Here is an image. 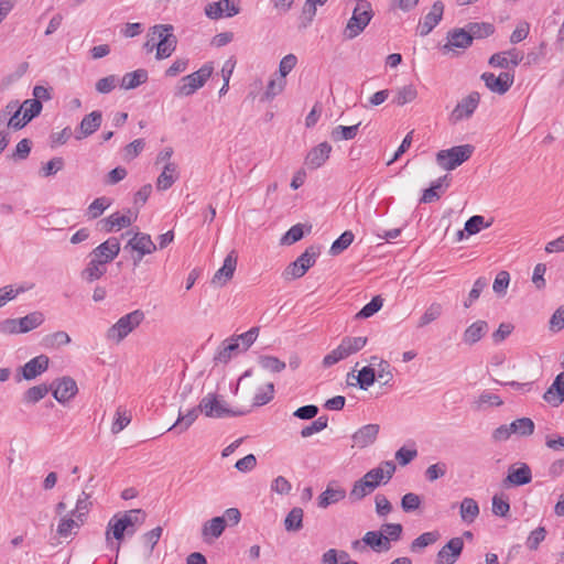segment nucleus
Returning <instances> with one entry per match:
<instances>
[{
	"instance_id": "obj_13",
	"label": "nucleus",
	"mask_w": 564,
	"mask_h": 564,
	"mask_svg": "<svg viewBox=\"0 0 564 564\" xmlns=\"http://www.w3.org/2000/svg\"><path fill=\"white\" fill-rule=\"evenodd\" d=\"M464 547L462 538L451 539L437 553V564H455Z\"/></svg>"
},
{
	"instance_id": "obj_49",
	"label": "nucleus",
	"mask_w": 564,
	"mask_h": 564,
	"mask_svg": "<svg viewBox=\"0 0 564 564\" xmlns=\"http://www.w3.org/2000/svg\"><path fill=\"white\" fill-rule=\"evenodd\" d=\"M83 523L72 514L62 517L57 525V533L62 538H67L73 533L74 529H79Z\"/></svg>"
},
{
	"instance_id": "obj_20",
	"label": "nucleus",
	"mask_w": 564,
	"mask_h": 564,
	"mask_svg": "<svg viewBox=\"0 0 564 564\" xmlns=\"http://www.w3.org/2000/svg\"><path fill=\"white\" fill-rule=\"evenodd\" d=\"M237 265V254L230 251L224 260V264L216 271L212 282L216 285H225L234 275Z\"/></svg>"
},
{
	"instance_id": "obj_6",
	"label": "nucleus",
	"mask_w": 564,
	"mask_h": 564,
	"mask_svg": "<svg viewBox=\"0 0 564 564\" xmlns=\"http://www.w3.org/2000/svg\"><path fill=\"white\" fill-rule=\"evenodd\" d=\"M153 34L156 35V58L163 59L172 55L176 47V36L173 34L171 24H156L153 26Z\"/></svg>"
},
{
	"instance_id": "obj_50",
	"label": "nucleus",
	"mask_w": 564,
	"mask_h": 564,
	"mask_svg": "<svg viewBox=\"0 0 564 564\" xmlns=\"http://www.w3.org/2000/svg\"><path fill=\"white\" fill-rule=\"evenodd\" d=\"M23 115L25 116V121H31L32 119H34L35 117H37L42 109H43V105L42 102H39L37 99H26L24 100L22 104H20V107H19Z\"/></svg>"
},
{
	"instance_id": "obj_56",
	"label": "nucleus",
	"mask_w": 564,
	"mask_h": 564,
	"mask_svg": "<svg viewBox=\"0 0 564 564\" xmlns=\"http://www.w3.org/2000/svg\"><path fill=\"white\" fill-rule=\"evenodd\" d=\"M382 304L383 300L380 295L372 297V300L356 314V318L362 319L371 317L382 307Z\"/></svg>"
},
{
	"instance_id": "obj_63",
	"label": "nucleus",
	"mask_w": 564,
	"mask_h": 564,
	"mask_svg": "<svg viewBox=\"0 0 564 564\" xmlns=\"http://www.w3.org/2000/svg\"><path fill=\"white\" fill-rule=\"evenodd\" d=\"M546 536V530L544 527H539L533 530L529 536L527 538L525 545L529 550L535 551L539 549V545L542 541H544Z\"/></svg>"
},
{
	"instance_id": "obj_59",
	"label": "nucleus",
	"mask_w": 564,
	"mask_h": 564,
	"mask_svg": "<svg viewBox=\"0 0 564 564\" xmlns=\"http://www.w3.org/2000/svg\"><path fill=\"white\" fill-rule=\"evenodd\" d=\"M120 518L124 520L130 529H137V525H141L144 522L145 513L140 509H132L126 511Z\"/></svg>"
},
{
	"instance_id": "obj_2",
	"label": "nucleus",
	"mask_w": 564,
	"mask_h": 564,
	"mask_svg": "<svg viewBox=\"0 0 564 564\" xmlns=\"http://www.w3.org/2000/svg\"><path fill=\"white\" fill-rule=\"evenodd\" d=\"M474 151L475 147L471 144L456 145L447 150H441L436 153V162L443 170L453 171L469 160Z\"/></svg>"
},
{
	"instance_id": "obj_52",
	"label": "nucleus",
	"mask_w": 564,
	"mask_h": 564,
	"mask_svg": "<svg viewBox=\"0 0 564 564\" xmlns=\"http://www.w3.org/2000/svg\"><path fill=\"white\" fill-rule=\"evenodd\" d=\"M259 365L270 372H281L285 369L286 365L284 361L280 360L278 357L274 356H260L259 358Z\"/></svg>"
},
{
	"instance_id": "obj_47",
	"label": "nucleus",
	"mask_w": 564,
	"mask_h": 564,
	"mask_svg": "<svg viewBox=\"0 0 564 564\" xmlns=\"http://www.w3.org/2000/svg\"><path fill=\"white\" fill-rule=\"evenodd\" d=\"M70 343L69 335L64 330H58L52 334H48L43 337L42 344L46 348H58L61 346L68 345Z\"/></svg>"
},
{
	"instance_id": "obj_53",
	"label": "nucleus",
	"mask_w": 564,
	"mask_h": 564,
	"mask_svg": "<svg viewBox=\"0 0 564 564\" xmlns=\"http://www.w3.org/2000/svg\"><path fill=\"white\" fill-rule=\"evenodd\" d=\"M88 499L89 495L83 491L77 499L75 509L70 511L72 517H75L82 523H84L85 516L89 510L90 502L88 501Z\"/></svg>"
},
{
	"instance_id": "obj_19",
	"label": "nucleus",
	"mask_w": 564,
	"mask_h": 564,
	"mask_svg": "<svg viewBox=\"0 0 564 564\" xmlns=\"http://www.w3.org/2000/svg\"><path fill=\"white\" fill-rule=\"evenodd\" d=\"M471 45V37L468 34L467 28L454 29L447 33V43L443 46L444 52L453 51L454 48L466 50Z\"/></svg>"
},
{
	"instance_id": "obj_34",
	"label": "nucleus",
	"mask_w": 564,
	"mask_h": 564,
	"mask_svg": "<svg viewBox=\"0 0 564 564\" xmlns=\"http://www.w3.org/2000/svg\"><path fill=\"white\" fill-rule=\"evenodd\" d=\"M440 538L438 531L424 532L411 542L410 551L420 554L425 547L437 542Z\"/></svg>"
},
{
	"instance_id": "obj_16",
	"label": "nucleus",
	"mask_w": 564,
	"mask_h": 564,
	"mask_svg": "<svg viewBox=\"0 0 564 564\" xmlns=\"http://www.w3.org/2000/svg\"><path fill=\"white\" fill-rule=\"evenodd\" d=\"M532 480V471L529 465L520 463L509 467L508 475L503 480V485L508 486H523Z\"/></svg>"
},
{
	"instance_id": "obj_36",
	"label": "nucleus",
	"mask_w": 564,
	"mask_h": 564,
	"mask_svg": "<svg viewBox=\"0 0 564 564\" xmlns=\"http://www.w3.org/2000/svg\"><path fill=\"white\" fill-rule=\"evenodd\" d=\"M328 0H305L302 8V14L300 17V26L306 29L314 20L316 15V7L324 6Z\"/></svg>"
},
{
	"instance_id": "obj_46",
	"label": "nucleus",
	"mask_w": 564,
	"mask_h": 564,
	"mask_svg": "<svg viewBox=\"0 0 564 564\" xmlns=\"http://www.w3.org/2000/svg\"><path fill=\"white\" fill-rule=\"evenodd\" d=\"M51 391L50 386L42 383L29 388L23 394V402L35 404L41 401Z\"/></svg>"
},
{
	"instance_id": "obj_12",
	"label": "nucleus",
	"mask_w": 564,
	"mask_h": 564,
	"mask_svg": "<svg viewBox=\"0 0 564 564\" xmlns=\"http://www.w3.org/2000/svg\"><path fill=\"white\" fill-rule=\"evenodd\" d=\"M481 79L485 82L486 87L492 93L503 95L513 84L514 76L508 72L501 73L496 76L492 73H484Z\"/></svg>"
},
{
	"instance_id": "obj_31",
	"label": "nucleus",
	"mask_w": 564,
	"mask_h": 564,
	"mask_svg": "<svg viewBox=\"0 0 564 564\" xmlns=\"http://www.w3.org/2000/svg\"><path fill=\"white\" fill-rule=\"evenodd\" d=\"M238 350H239L238 339H235V338L227 339V340L223 341V344L218 348V350L214 357V360L217 364H227L231 360L232 356L235 354H237Z\"/></svg>"
},
{
	"instance_id": "obj_42",
	"label": "nucleus",
	"mask_w": 564,
	"mask_h": 564,
	"mask_svg": "<svg viewBox=\"0 0 564 564\" xmlns=\"http://www.w3.org/2000/svg\"><path fill=\"white\" fill-rule=\"evenodd\" d=\"M534 422L530 417H521L510 423V430L519 436H530L534 432Z\"/></svg>"
},
{
	"instance_id": "obj_54",
	"label": "nucleus",
	"mask_w": 564,
	"mask_h": 564,
	"mask_svg": "<svg viewBox=\"0 0 564 564\" xmlns=\"http://www.w3.org/2000/svg\"><path fill=\"white\" fill-rule=\"evenodd\" d=\"M355 379L360 389L367 390L376 381V370L370 366L364 367Z\"/></svg>"
},
{
	"instance_id": "obj_26",
	"label": "nucleus",
	"mask_w": 564,
	"mask_h": 564,
	"mask_svg": "<svg viewBox=\"0 0 564 564\" xmlns=\"http://www.w3.org/2000/svg\"><path fill=\"white\" fill-rule=\"evenodd\" d=\"M489 327L487 322L477 321L469 325L463 334V343L473 346L478 343L488 332Z\"/></svg>"
},
{
	"instance_id": "obj_18",
	"label": "nucleus",
	"mask_w": 564,
	"mask_h": 564,
	"mask_svg": "<svg viewBox=\"0 0 564 564\" xmlns=\"http://www.w3.org/2000/svg\"><path fill=\"white\" fill-rule=\"evenodd\" d=\"M444 13V4L441 1H435L431 11L424 17L423 21L419 24L420 35L425 36L440 23Z\"/></svg>"
},
{
	"instance_id": "obj_32",
	"label": "nucleus",
	"mask_w": 564,
	"mask_h": 564,
	"mask_svg": "<svg viewBox=\"0 0 564 564\" xmlns=\"http://www.w3.org/2000/svg\"><path fill=\"white\" fill-rule=\"evenodd\" d=\"M459 514L465 523H473L479 516V506L474 498L466 497L462 500L459 506Z\"/></svg>"
},
{
	"instance_id": "obj_35",
	"label": "nucleus",
	"mask_w": 564,
	"mask_h": 564,
	"mask_svg": "<svg viewBox=\"0 0 564 564\" xmlns=\"http://www.w3.org/2000/svg\"><path fill=\"white\" fill-rule=\"evenodd\" d=\"M19 319V327L21 329L22 334L29 333L37 327H40L44 321V314L40 311H34L24 317H20Z\"/></svg>"
},
{
	"instance_id": "obj_51",
	"label": "nucleus",
	"mask_w": 564,
	"mask_h": 564,
	"mask_svg": "<svg viewBox=\"0 0 564 564\" xmlns=\"http://www.w3.org/2000/svg\"><path fill=\"white\" fill-rule=\"evenodd\" d=\"M111 205V200L108 197H98L87 208V216L90 219H96L102 215V213Z\"/></svg>"
},
{
	"instance_id": "obj_38",
	"label": "nucleus",
	"mask_w": 564,
	"mask_h": 564,
	"mask_svg": "<svg viewBox=\"0 0 564 564\" xmlns=\"http://www.w3.org/2000/svg\"><path fill=\"white\" fill-rule=\"evenodd\" d=\"M148 80V72L139 68L123 75L121 79V87L124 89H134Z\"/></svg>"
},
{
	"instance_id": "obj_28",
	"label": "nucleus",
	"mask_w": 564,
	"mask_h": 564,
	"mask_svg": "<svg viewBox=\"0 0 564 564\" xmlns=\"http://www.w3.org/2000/svg\"><path fill=\"white\" fill-rule=\"evenodd\" d=\"M177 178V165L173 162H167L166 164H164L163 171L156 180L158 191L169 189Z\"/></svg>"
},
{
	"instance_id": "obj_22",
	"label": "nucleus",
	"mask_w": 564,
	"mask_h": 564,
	"mask_svg": "<svg viewBox=\"0 0 564 564\" xmlns=\"http://www.w3.org/2000/svg\"><path fill=\"white\" fill-rule=\"evenodd\" d=\"M379 430L378 424L364 425L352 434L354 446L365 448L373 444L378 437Z\"/></svg>"
},
{
	"instance_id": "obj_45",
	"label": "nucleus",
	"mask_w": 564,
	"mask_h": 564,
	"mask_svg": "<svg viewBox=\"0 0 564 564\" xmlns=\"http://www.w3.org/2000/svg\"><path fill=\"white\" fill-rule=\"evenodd\" d=\"M443 314V305L441 303H432L422 314L417 322V327L422 328L433 323Z\"/></svg>"
},
{
	"instance_id": "obj_11",
	"label": "nucleus",
	"mask_w": 564,
	"mask_h": 564,
	"mask_svg": "<svg viewBox=\"0 0 564 564\" xmlns=\"http://www.w3.org/2000/svg\"><path fill=\"white\" fill-rule=\"evenodd\" d=\"M480 100V95L477 91L470 93L467 97L463 98L451 113L453 122L462 121L465 118L471 117L475 112Z\"/></svg>"
},
{
	"instance_id": "obj_24",
	"label": "nucleus",
	"mask_w": 564,
	"mask_h": 564,
	"mask_svg": "<svg viewBox=\"0 0 564 564\" xmlns=\"http://www.w3.org/2000/svg\"><path fill=\"white\" fill-rule=\"evenodd\" d=\"M345 497L346 490L335 481H330L326 489L318 496V507L325 509L330 505L341 501Z\"/></svg>"
},
{
	"instance_id": "obj_43",
	"label": "nucleus",
	"mask_w": 564,
	"mask_h": 564,
	"mask_svg": "<svg viewBox=\"0 0 564 564\" xmlns=\"http://www.w3.org/2000/svg\"><path fill=\"white\" fill-rule=\"evenodd\" d=\"M417 97V90L414 85H405L397 89L393 102L398 106H404L412 102Z\"/></svg>"
},
{
	"instance_id": "obj_14",
	"label": "nucleus",
	"mask_w": 564,
	"mask_h": 564,
	"mask_svg": "<svg viewBox=\"0 0 564 564\" xmlns=\"http://www.w3.org/2000/svg\"><path fill=\"white\" fill-rule=\"evenodd\" d=\"M120 252V242L116 237H111L107 239L105 242L100 243L96 247L90 257L101 261V263L107 264L111 262Z\"/></svg>"
},
{
	"instance_id": "obj_57",
	"label": "nucleus",
	"mask_w": 564,
	"mask_h": 564,
	"mask_svg": "<svg viewBox=\"0 0 564 564\" xmlns=\"http://www.w3.org/2000/svg\"><path fill=\"white\" fill-rule=\"evenodd\" d=\"M491 510L495 516L507 517L510 512V503L503 495L492 497Z\"/></svg>"
},
{
	"instance_id": "obj_64",
	"label": "nucleus",
	"mask_w": 564,
	"mask_h": 564,
	"mask_svg": "<svg viewBox=\"0 0 564 564\" xmlns=\"http://www.w3.org/2000/svg\"><path fill=\"white\" fill-rule=\"evenodd\" d=\"M550 330L557 333L564 328V305L560 306L551 316L549 323Z\"/></svg>"
},
{
	"instance_id": "obj_9",
	"label": "nucleus",
	"mask_w": 564,
	"mask_h": 564,
	"mask_svg": "<svg viewBox=\"0 0 564 564\" xmlns=\"http://www.w3.org/2000/svg\"><path fill=\"white\" fill-rule=\"evenodd\" d=\"M199 410L208 417L239 416L245 415L247 410H231L220 403L217 395L209 393L199 402Z\"/></svg>"
},
{
	"instance_id": "obj_39",
	"label": "nucleus",
	"mask_w": 564,
	"mask_h": 564,
	"mask_svg": "<svg viewBox=\"0 0 564 564\" xmlns=\"http://www.w3.org/2000/svg\"><path fill=\"white\" fill-rule=\"evenodd\" d=\"M376 488L368 481L366 478L361 477L357 481L354 482L352 488L349 492V498L351 501H359L364 499L366 496L373 492Z\"/></svg>"
},
{
	"instance_id": "obj_27",
	"label": "nucleus",
	"mask_w": 564,
	"mask_h": 564,
	"mask_svg": "<svg viewBox=\"0 0 564 564\" xmlns=\"http://www.w3.org/2000/svg\"><path fill=\"white\" fill-rule=\"evenodd\" d=\"M133 219L131 216L113 213L109 217L101 219L99 224L101 225L102 230L106 232H112L115 230L129 227Z\"/></svg>"
},
{
	"instance_id": "obj_17",
	"label": "nucleus",
	"mask_w": 564,
	"mask_h": 564,
	"mask_svg": "<svg viewBox=\"0 0 564 564\" xmlns=\"http://www.w3.org/2000/svg\"><path fill=\"white\" fill-rule=\"evenodd\" d=\"M50 358L46 355H39L21 367L23 379L33 380L48 369Z\"/></svg>"
},
{
	"instance_id": "obj_3",
	"label": "nucleus",
	"mask_w": 564,
	"mask_h": 564,
	"mask_svg": "<svg viewBox=\"0 0 564 564\" xmlns=\"http://www.w3.org/2000/svg\"><path fill=\"white\" fill-rule=\"evenodd\" d=\"M368 339L367 337L358 336V337H344L341 343L337 346V348L333 349L329 354H327L323 359L324 367H330L338 361L346 359L352 354L361 350Z\"/></svg>"
},
{
	"instance_id": "obj_62",
	"label": "nucleus",
	"mask_w": 564,
	"mask_h": 564,
	"mask_svg": "<svg viewBox=\"0 0 564 564\" xmlns=\"http://www.w3.org/2000/svg\"><path fill=\"white\" fill-rule=\"evenodd\" d=\"M377 367L376 378H378L383 386L389 384L393 379L390 364L384 359H380Z\"/></svg>"
},
{
	"instance_id": "obj_8",
	"label": "nucleus",
	"mask_w": 564,
	"mask_h": 564,
	"mask_svg": "<svg viewBox=\"0 0 564 564\" xmlns=\"http://www.w3.org/2000/svg\"><path fill=\"white\" fill-rule=\"evenodd\" d=\"M124 250L132 252V262L138 267L143 257L151 254L156 250V245L152 241L151 236L144 232H137L124 246Z\"/></svg>"
},
{
	"instance_id": "obj_37",
	"label": "nucleus",
	"mask_w": 564,
	"mask_h": 564,
	"mask_svg": "<svg viewBox=\"0 0 564 564\" xmlns=\"http://www.w3.org/2000/svg\"><path fill=\"white\" fill-rule=\"evenodd\" d=\"M199 412V405L188 410L186 413H183L180 410L176 422L169 429V431L173 429H178L180 433L186 431L196 421Z\"/></svg>"
},
{
	"instance_id": "obj_29",
	"label": "nucleus",
	"mask_w": 564,
	"mask_h": 564,
	"mask_svg": "<svg viewBox=\"0 0 564 564\" xmlns=\"http://www.w3.org/2000/svg\"><path fill=\"white\" fill-rule=\"evenodd\" d=\"M226 529V520L224 517H215L203 524L202 535L205 541L219 538Z\"/></svg>"
},
{
	"instance_id": "obj_55",
	"label": "nucleus",
	"mask_w": 564,
	"mask_h": 564,
	"mask_svg": "<svg viewBox=\"0 0 564 564\" xmlns=\"http://www.w3.org/2000/svg\"><path fill=\"white\" fill-rule=\"evenodd\" d=\"M131 422V415L128 411L121 406H119L116 411V419L111 425V432L113 434L120 433L124 427H127Z\"/></svg>"
},
{
	"instance_id": "obj_40",
	"label": "nucleus",
	"mask_w": 564,
	"mask_h": 564,
	"mask_svg": "<svg viewBox=\"0 0 564 564\" xmlns=\"http://www.w3.org/2000/svg\"><path fill=\"white\" fill-rule=\"evenodd\" d=\"M360 122L354 126H337L330 132V138L335 142L343 140H352L359 132Z\"/></svg>"
},
{
	"instance_id": "obj_5",
	"label": "nucleus",
	"mask_w": 564,
	"mask_h": 564,
	"mask_svg": "<svg viewBox=\"0 0 564 564\" xmlns=\"http://www.w3.org/2000/svg\"><path fill=\"white\" fill-rule=\"evenodd\" d=\"M318 254V247L311 246L306 248V250L300 257H297L286 267L283 272L284 279L294 280L302 278L308 271V269L315 264Z\"/></svg>"
},
{
	"instance_id": "obj_41",
	"label": "nucleus",
	"mask_w": 564,
	"mask_h": 564,
	"mask_svg": "<svg viewBox=\"0 0 564 564\" xmlns=\"http://www.w3.org/2000/svg\"><path fill=\"white\" fill-rule=\"evenodd\" d=\"M468 34L474 39H485L495 32V26L487 22H470L466 25Z\"/></svg>"
},
{
	"instance_id": "obj_58",
	"label": "nucleus",
	"mask_w": 564,
	"mask_h": 564,
	"mask_svg": "<svg viewBox=\"0 0 564 564\" xmlns=\"http://www.w3.org/2000/svg\"><path fill=\"white\" fill-rule=\"evenodd\" d=\"M510 283V274L508 271H499L496 275V279L492 284L494 292L499 295L503 296L507 293V289Z\"/></svg>"
},
{
	"instance_id": "obj_60",
	"label": "nucleus",
	"mask_w": 564,
	"mask_h": 564,
	"mask_svg": "<svg viewBox=\"0 0 564 564\" xmlns=\"http://www.w3.org/2000/svg\"><path fill=\"white\" fill-rule=\"evenodd\" d=\"M490 226L489 223H485V217L484 216H480V215H475V216H471L466 223H465V227H464V230L468 234V235H476L478 234L481 228H488Z\"/></svg>"
},
{
	"instance_id": "obj_25",
	"label": "nucleus",
	"mask_w": 564,
	"mask_h": 564,
	"mask_svg": "<svg viewBox=\"0 0 564 564\" xmlns=\"http://www.w3.org/2000/svg\"><path fill=\"white\" fill-rule=\"evenodd\" d=\"M102 115L100 111L95 110L89 115H86L79 124V134L76 135L77 140H82L94 132H96L101 124Z\"/></svg>"
},
{
	"instance_id": "obj_61",
	"label": "nucleus",
	"mask_w": 564,
	"mask_h": 564,
	"mask_svg": "<svg viewBox=\"0 0 564 564\" xmlns=\"http://www.w3.org/2000/svg\"><path fill=\"white\" fill-rule=\"evenodd\" d=\"M328 419L327 416H319L315 421H313L310 425L305 426L301 431L302 437H310L315 433H318L327 427Z\"/></svg>"
},
{
	"instance_id": "obj_23",
	"label": "nucleus",
	"mask_w": 564,
	"mask_h": 564,
	"mask_svg": "<svg viewBox=\"0 0 564 564\" xmlns=\"http://www.w3.org/2000/svg\"><path fill=\"white\" fill-rule=\"evenodd\" d=\"M543 400L552 406H558L564 401V371L558 373L553 383L543 394Z\"/></svg>"
},
{
	"instance_id": "obj_48",
	"label": "nucleus",
	"mask_w": 564,
	"mask_h": 564,
	"mask_svg": "<svg viewBox=\"0 0 564 564\" xmlns=\"http://www.w3.org/2000/svg\"><path fill=\"white\" fill-rule=\"evenodd\" d=\"M355 236L350 230L344 231L330 246L329 253L338 256L346 250L354 241Z\"/></svg>"
},
{
	"instance_id": "obj_1",
	"label": "nucleus",
	"mask_w": 564,
	"mask_h": 564,
	"mask_svg": "<svg viewBox=\"0 0 564 564\" xmlns=\"http://www.w3.org/2000/svg\"><path fill=\"white\" fill-rule=\"evenodd\" d=\"M144 319V313L135 310L120 317L106 333V338L112 343H121Z\"/></svg>"
},
{
	"instance_id": "obj_15",
	"label": "nucleus",
	"mask_w": 564,
	"mask_h": 564,
	"mask_svg": "<svg viewBox=\"0 0 564 564\" xmlns=\"http://www.w3.org/2000/svg\"><path fill=\"white\" fill-rule=\"evenodd\" d=\"M137 529H130L123 519L118 518L117 516L112 517L107 525L106 531V541L107 543H110L111 539H116L119 541L116 545V551L119 552L120 550V541L123 540L124 534L133 535L135 533Z\"/></svg>"
},
{
	"instance_id": "obj_21",
	"label": "nucleus",
	"mask_w": 564,
	"mask_h": 564,
	"mask_svg": "<svg viewBox=\"0 0 564 564\" xmlns=\"http://www.w3.org/2000/svg\"><path fill=\"white\" fill-rule=\"evenodd\" d=\"M330 151L332 145L328 142L319 143L307 153L305 164L312 170L321 167L329 158Z\"/></svg>"
},
{
	"instance_id": "obj_30",
	"label": "nucleus",
	"mask_w": 564,
	"mask_h": 564,
	"mask_svg": "<svg viewBox=\"0 0 564 564\" xmlns=\"http://www.w3.org/2000/svg\"><path fill=\"white\" fill-rule=\"evenodd\" d=\"M364 540L367 546L371 547L376 552L389 551L391 547L389 538L386 536L382 532L368 531L364 535Z\"/></svg>"
},
{
	"instance_id": "obj_10",
	"label": "nucleus",
	"mask_w": 564,
	"mask_h": 564,
	"mask_svg": "<svg viewBox=\"0 0 564 564\" xmlns=\"http://www.w3.org/2000/svg\"><path fill=\"white\" fill-rule=\"evenodd\" d=\"M50 388L54 399L61 404L67 403L78 393L77 383L69 376H64L62 378L55 379L50 384Z\"/></svg>"
},
{
	"instance_id": "obj_33",
	"label": "nucleus",
	"mask_w": 564,
	"mask_h": 564,
	"mask_svg": "<svg viewBox=\"0 0 564 564\" xmlns=\"http://www.w3.org/2000/svg\"><path fill=\"white\" fill-rule=\"evenodd\" d=\"M106 273V264L91 257L86 268L82 271L80 276L84 281L91 283L99 280Z\"/></svg>"
},
{
	"instance_id": "obj_7",
	"label": "nucleus",
	"mask_w": 564,
	"mask_h": 564,
	"mask_svg": "<svg viewBox=\"0 0 564 564\" xmlns=\"http://www.w3.org/2000/svg\"><path fill=\"white\" fill-rule=\"evenodd\" d=\"M212 73L213 67L204 65L198 70L182 77L176 87V94L180 96L193 95L197 89L204 86Z\"/></svg>"
},
{
	"instance_id": "obj_4",
	"label": "nucleus",
	"mask_w": 564,
	"mask_h": 564,
	"mask_svg": "<svg viewBox=\"0 0 564 564\" xmlns=\"http://www.w3.org/2000/svg\"><path fill=\"white\" fill-rule=\"evenodd\" d=\"M373 17L371 3H359L352 11L351 18L348 20L344 35L348 40L357 37L369 24Z\"/></svg>"
},
{
	"instance_id": "obj_44",
	"label": "nucleus",
	"mask_w": 564,
	"mask_h": 564,
	"mask_svg": "<svg viewBox=\"0 0 564 564\" xmlns=\"http://www.w3.org/2000/svg\"><path fill=\"white\" fill-rule=\"evenodd\" d=\"M285 530L289 532L300 531L303 527V510L302 508L294 507L285 517Z\"/></svg>"
}]
</instances>
